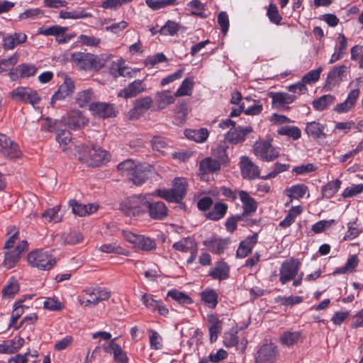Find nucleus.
Segmentation results:
<instances>
[{
	"mask_svg": "<svg viewBox=\"0 0 363 363\" xmlns=\"http://www.w3.org/2000/svg\"><path fill=\"white\" fill-rule=\"evenodd\" d=\"M27 241H19L18 233H14L4 245V267L6 269H11L15 267L20 260L21 255L27 250Z\"/></svg>",
	"mask_w": 363,
	"mask_h": 363,
	"instance_id": "f257e3e1",
	"label": "nucleus"
},
{
	"mask_svg": "<svg viewBox=\"0 0 363 363\" xmlns=\"http://www.w3.org/2000/svg\"><path fill=\"white\" fill-rule=\"evenodd\" d=\"M150 194L128 197L120 203V210L126 216H139L146 213Z\"/></svg>",
	"mask_w": 363,
	"mask_h": 363,
	"instance_id": "f03ea898",
	"label": "nucleus"
},
{
	"mask_svg": "<svg viewBox=\"0 0 363 363\" xmlns=\"http://www.w3.org/2000/svg\"><path fill=\"white\" fill-rule=\"evenodd\" d=\"M118 170L122 176L127 177L135 185L140 186L147 179L148 172L140 164L132 160H126L118 164Z\"/></svg>",
	"mask_w": 363,
	"mask_h": 363,
	"instance_id": "7ed1b4c3",
	"label": "nucleus"
},
{
	"mask_svg": "<svg viewBox=\"0 0 363 363\" xmlns=\"http://www.w3.org/2000/svg\"><path fill=\"white\" fill-rule=\"evenodd\" d=\"M71 57L79 69L85 71L97 72L105 64L102 57L91 53L77 52L72 53Z\"/></svg>",
	"mask_w": 363,
	"mask_h": 363,
	"instance_id": "20e7f679",
	"label": "nucleus"
},
{
	"mask_svg": "<svg viewBox=\"0 0 363 363\" xmlns=\"http://www.w3.org/2000/svg\"><path fill=\"white\" fill-rule=\"evenodd\" d=\"M187 182L183 178H176L172 183V187L169 189H158L155 194L169 202L179 203L186 195Z\"/></svg>",
	"mask_w": 363,
	"mask_h": 363,
	"instance_id": "39448f33",
	"label": "nucleus"
},
{
	"mask_svg": "<svg viewBox=\"0 0 363 363\" xmlns=\"http://www.w3.org/2000/svg\"><path fill=\"white\" fill-rule=\"evenodd\" d=\"M28 263L40 270H50L56 264L55 258L43 250L30 252L27 257Z\"/></svg>",
	"mask_w": 363,
	"mask_h": 363,
	"instance_id": "423d86ee",
	"label": "nucleus"
},
{
	"mask_svg": "<svg viewBox=\"0 0 363 363\" xmlns=\"http://www.w3.org/2000/svg\"><path fill=\"white\" fill-rule=\"evenodd\" d=\"M79 160L88 166H99L108 160L107 152L99 147H86L83 151L79 150Z\"/></svg>",
	"mask_w": 363,
	"mask_h": 363,
	"instance_id": "0eeeda50",
	"label": "nucleus"
},
{
	"mask_svg": "<svg viewBox=\"0 0 363 363\" xmlns=\"http://www.w3.org/2000/svg\"><path fill=\"white\" fill-rule=\"evenodd\" d=\"M155 191L150 194L146 213L152 220H164L168 216V208L163 201L154 200Z\"/></svg>",
	"mask_w": 363,
	"mask_h": 363,
	"instance_id": "6e6552de",
	"label": "nucleus"
},
{
	"mask_svg": "<svg viewBox=\"0 0 363 363\" xmlns=\"http://www.w3.org/2000/svg\"><path fill=\"white\" fill-rule=\"evenodd\" d=\"M122 234L127 242L138 250L150 251L155 250L157 247L154 240L144 235H137L125 230H123Z\"/></svg>",
	"mask_w": 363,
	"mask_h": 363,
	"instance_id": "1a4fd4ad",
	"label": "nucleus"
},
{
	"mask_svg": "<svg viewBox=\"0 0 363 363\" xmlns=\"http://www.w3.org/2000/svg\"><path fill=\"white\" fill-rule=\"evenodd\" d=\"M9 94L13 100L32 106L38 104L40 100L38 92L29 87L18 86L11 91Z\"/></svg>",
	"mask_w": 363,
	"mask_h": 363,
	"instance_id": "9d476101",
	"label": "nucleus"
},
{
	"mask_svg": "<svg viewBox=\"0 0 363 363\" xmlns=\"http://www.w3.org/2000/svg\"><path fill=\"white\" fill-rule=\"evenodd\" d=\"M253 152L260 160L270 162L279 157V150L269 141H257L253 145Z\"/></svg>",
	"mask_w": 363,
	"mask_h": 363,
	"instance_id": "9b49d317",
	"label": "nucleus"
},
{
	"mask_svg": "<svg viewBox=\"0 0 363 363\" xmlns=\"http://www.w3.org/2000/svg\"><path fill=\"white\" fill-rule=\"evenodd\" d=\"M300 265V261L295 258L284 261L279 269L280 282L285 284L288 281L294 280L298 274Z\"/></svg>",
	"mask_w": 363,
	"mask_h": 363,
	"instance_id": "f8f14e48",
	"label": "nucleus"
},
{
	"mask_svg": "<svg viewBox=\"0 0 363 363\" xmlns=\"http://www.w3.org/2000/svg\"><path fill=\"white\" fill-rule=\"evenodd\" d=\"M87 297L82 301L85 306H94L99 302L106 301L111 297V291L104 288H91L84 291Z\"/></svg>",
	"mask_w": 363,
	"mask_h": 363,
	"instance_id": "ddd939ff",
	"label": "nucleus"
},
{
	"mask_svg": "<svg viewBox=\"0 0 363 363\" xmlns=\"http://www.w3.org/2000/svg\"><path fill=\"white\" fill-rule=\"evenodd\" d=\"M277 359V347L272 342L263 344L258 350L255 363H274Z\"/></svg>",
	"mask_w": 363,
	"mask_h": 363,
	"instance_id": "4468645a",
	"label": "nucleus"
},
{
	"mask_svg": "<svg viewBox=\"0 0 363 363\" xmlns=\"http://www.w3.org/2000/svg\"><path fill=\"white\" fill-rule=\"evenodd\" d=\"M0 152L11 159L18 158L21 155L18 145L4 134H0Z\"/></svg>",
	"mask_w": 363,
	"mask_h": 363,
	"instance_id": "2eb2a0df",
	"label": "nucleus"
},
{
	"mask_svg": "<svg viewBox=\"0 0 363 363\" xmlns=\"http://www.w3.org/2000/svg\"><path fill=\"white\" fill-rule=\"evenodd\" d=\"M89 110L94 115L101 118L115 117L118 113L113 104L104 102L90 104Z\"/></svg>",
	"mask_w": 363,
	"mask_h": 363,
	"instance_id": "dca6fc26",
	"label": "nucleus"
},
{
	"mask_svg": "<svg viewBox=\"0 0 363 363\" xmlns=\"http://www.w3.org/2000/svg\"><path fill=\"white\" fill-rule=\"evenodd\" d=\"M240 168L243 178L255 179L259 177V167L247 156H242L240 159Z\"/></svg>",
	"mask_w": 363,
	"mask_h": 363,
	"instance_id": "f3484780",
	"label": "nucleus"
},
{
	"mask_svg": "<svg viewBox=\"0 0 363 363\" xmlns=\"http://www.w3.org/2000/svg\"><path fill=\"white\" fill-rule=\"evenodd\" d=\"M348 69L349 67L344 65L333 67L328 74L326 86L332 89L339 84L346 77Z\"/></svg>",
	"mask_w": 363,
	"mask_h": 363,
	"instance_id": "a211bd4d",
	"label": "nucleus"
},
{
	"mask_svg": "<svg viewBox=\"0 0 363 363\" xmlns=\"http://www.w3.org/2000/svg\"><path fill=\"white\" fill-rule=\"evenodd\" d=\"M141 301L146 308L152 312H157L160 315L166 316L169 313V309L161 300H156L152 294H145L141 297Z\"/></svg>",
	"mask_w": 363,
	"mask_h": 363,
	"instance_id": "6ab92c4d",
	"label": "nucleus"
},
{
	"mask_svg": "<svg viewBox=\"0 0 363 363\" xmlns=\"http://www.w3.org/2000/svg\"><path fill=\"white\" fill-rule=\"evenodd\" d=\"M145 89L146 84L144 83V82L140 79H136L130 83L124 89H121L118 92V96L124 99L133 98L145 91Z\"/></svg>",
	"mask_w": 363,
	"mask_h": 363,
	"instance_id": "aec40b11",
	"label": "nucleus"
},
{
	"mask_svg": "<svg viewBox=\"0 0 363 363\" xmlns=\"http://www.w3.org/2000/svg\"><path fill=\"white\" fill-rule=\"evenodd\" d=\"M272 106L276 108L289 109L286 105L291 104L296 99V96L285 92H269Z\"/></svg>",
	"mask_w": 363,
	"mask_h": 363,
	"instance_id": "412c9836",
	"label": "nucleus"
},
{
	"mask_svg": "<svg viewBox=\"0 0 363 363\" xmlns=\"http://www.w3.org/2000/svg\"><path fill=\"white\" fill-rule=\"evenodd\" d=\"M74 83L73 80L67 77H65L63 83L60 86L58 90L53 94L51 99V104L56 101L65 99L70 96L74 89Z\"/></svg>",
	"mask_w": 363,
	"mask_h": 363,
	"instance_id": "4be33fe9",
	"label": "nucleus"
},
{
	"mask_svg": "<svg viewBox=\"0 0 363 363\" xmlns=\"http://www.w3.org/2000/svg\"><path fill=\"white\" fill-rule=\"evenodd\" d=\"M252 132L251 126L233 128L228 132L226 139L231 143L238 144L243 142L246 135Z\"/></svg>",
	"mask_w": 363,
	"mask_h": 363,
	"instance_id": "5701e85b",
	"label": "nucleus"
},
{
	"mask_svg": "<svg viewBox=\"0 0 363 363\" xmlns=\"http://www.w3.org/2000/svg\"><path fill=\"white\" fill-rule=\"evenodd\" d=\"M359 93L360 91L358 89L352 90L342 103L336 105L335 110L338 113H345L350 111L354 106Z\"/></svg>",
	"mask_w": 363,
	"mask_h": 363,
	"instance_id": "b1692460",
	"label": "nucleus"
},
{
	"mask_svg": "<svg viewBox=\"0 0 363 363\" xmlns=\"http://www.w3.org/2000/svg\"><path fill=\"white\" fill-rule=\"evenodd\" d=\"M69 206L72 207V212L79 216H85L91 214L98 210V205L89 203L85 205L77 202L76 200L69 201Z\"/></svg>",
	"mask_w": 363,
	"mask_h": 363,
	"instance_id": "393cba45",
	"label": "nucleus"
},
{
	"mask_svg": "<svg viewBox=\"0 0 363 363\" xmlns=\"http://www.w3.org/2000/svg\"><path fill=\"white\" fill-rule=\"evenodd\" d=\"M174 94H172L170 91H162L156 93L155 96V105L157 110H162L169 105L172 104L175 101Z\"/></svg>",
	"mask_w": 363,
	"mask_h": 363,
	"instance_id": "a878e982",
	"label": "nucleus"
},
{
	"mask_svg": "<svg viewBox=\"0 0 363 363\" xmlns=\"http://www.w3.org/2000/svg\"><path fill=\"white\" fill-rule=\"evenodd\" d=\"M27 39V35L22 33L9 34L3 38V48L5 50H13L17 45L23 43Z\"/></svg>",
	"mask_w": 363,
	"mask_h": 363,
	"instance_id": "bb28decb",
	"label": "nucleus"
},
{
	"mask_svg": "<svg viewBox=\"0 0 363 363\" xmlns=\"http://www.w3.org/2000/svg\"><path fill=\"white\" fill-rule=\"evenodd\" d=\"M228 242V240L226 239L210 238L203 241V245L208 250L219 255L223 252Z\"/></svg>",
	"mask_w": 363,
	"mask_h": 363,
	"instance_id": "cd10ccee",
	"label": "nucleus"
},
{
	"mask_svg": "<svg viewBox=\"0 0 363 363\" xmlns=\"http://www.w3.org/2000/svg\"><path fill=\"white\" fill-rule=\"evenodd\" d=\"M208 330L211 342H214L218 338V335L222 330L221 321L213 314L207 316Z\"/></svg>",
	"mask_w": 363,
	"mask_h": 363,
	"instance_id": "c85d7f7f",
	"label": "nucleus"
},
{
	"mask_svg": "<svg viewBox=\"0 0 363 363\" xmlns=\"http://www.w3.org/2000/svg\"><path fill=\"white\" fill-rule=\"evenodd\" d=\"M257 240V235L253 234L248 236L245 240L242 241L237 250V256L240 258L245 257L250 252H251L252 247L256 244Z\"/></svg>",
	"mask_w": 363,
	"mask_h": 363,
	"instance_id": "c756f323",
	"label": "nucleus"
},
{
	"mask_svg": "<svg viewBox=\"0 0 363 363\" xmlns=\"http://www.w3.org/2000/svg\"><path fill=\"white\" fill-rule=\"evenodd\" d=\"M324 130V125L316 121H312L306 124L305 130L308 136L313 138V139H319L326 138Z\"/></svg>",
	"mask_w": 363,
	"mask_h": 363,
	"instance_id": "7c9ffc66",
	"label": "nucleus"
},
{
	"mask_svg": "<svg viewBox=\"0 0 363 363\" xmlns=\"http://www.w3.org/2000/svg\"><path fill=\"white\" fill-rule=\"evenodd\" d=\"M209 275L214 279L225 280L229 277V267L224 262H218L209 271Z\"/></svg>",
	"mask_w": 363,
	"mask_h": 363,
	"instance_id": "2f4dec72",
	"label": "nucleus"
},
{
	"mask_svg": "<svg viewBox=\"0 0 363 363\" xmlns=\"http://www.w3.org/2000/svg\"><path fill=\"white\" fill-rule=\"evenodd\" d=\"M240 199L242 203L245 213H251L256 211L257 204L255 200L245 191H238Z\"/></svg>",
	"mask_w": 363,
	"mask_h": 363,
	"instance_id": "473e14b6",
	"label": "nucleus"
},
{
	"mask_svg": "<svg viewBox=\"0 0 363 363\" xmlns=\"http://www.w3.org/2000/svg\"><path fill=\"white\" fill-rule=\"evenodd\" d=\"M308 187L303 184L293 185L285 189V194L290 198L289 202L293 199H300L304 196L308 191Z\"/></svg>",
	"mask_w": 363,
	"mask_h": 363,
	"instance_id": "72a5a7b5",
	"label": "nucleus"
},
{
	"mask_svg": "<svg viewBox=\"0 0 363 363\" xmlns=\"http://www.w3.org/2000/svg\"><path fill=\"white\" fill-rule=\"evenodd\" d=\"M185 136L196 143H203L208 137V131L206 128L189 129L184 131Z\"/></svg>",
	"mask_w": 363,
	"mask_h": 363,
	"instance_id": "f704fd0d",
	"label": "nucleus"
},
{
	"mask_svg": "<svg viewBox=\"0 0 363 363\" xmlns=\"http://www.w3.org/2000/svg\"><path fill=\"white\" fill-rule=\"evenodd\" d=\"M92 15L91 13H88L85 9L82 8H78L77 9L73 10L72 11H67L62 10L60 12V18L62 19H81L90 18Z\"/></svg>",
	"mask_w": 363,
	"mask_h": 363,
	"instance_id": "c9c22d12",
	"label": "nucleus"
},
{
	"mask_svg": "<svg viewBox=\"0 0 363 363\" xmlns=\"http://www.w3.org/2000/svg\"><path fill=\"white\" fill-rule=\"evenodd\" d=\"M56 140L64 152L69 150L73 145L71 133L67 130H59L57 133Z\"/></svg>",
	"mask_w": 363,
	"mask_h": 363,
	"instance_id": "e433bc0d",
	"label": "nucleus"
},
{
	"mask_svg": "<svg viewBox=\"0 0 363 363\" xmlns=\"http://www.w3.org/2000/svg\"><path fill=\"white\" fill-rule=\"evenodd\" d=\"M66 123L69 128L76 129L85 123V119L79 110H74L68 113Z\"/></svg>",
	"mask_w": 363,
	"mask_h": 363,
	"instance_id": "4c0bfd02",
	"label": "nucleus"
},
{
	"mask_svg": "<svg viewBox=\"0 0 363 363\" xmlns=\"http://www.w3.org/2000/svg\"><path fill=\"white\" fill-rule=\"evenodd\" d=\"M183 28L182 26L174 21L168 20L165 24L160 28L158 33L162 35L174 36Z\"/></svg>",
	"mask_w": 363,
	"mask_h": 363,
	"instance_id": "58836bf2",
	"label": "nucleus"
},
{
	"mask_svg": "<svg viewBox=\"0 0 363 363\" xmlns=\"http://www.w3.org/2000/svg\"><path fill=\"white\" fill-rule=\"evenodd\" d=\"M220 167V162L210 157H206L200 162V170L204 174L216 172Z\"/></svg>",
	"mask_w": 363,
	"mask_h": 363,
	"instance_id": "ea45409f",
	"label": "nucleus"
},
{
	"mask_svg": "<svg viewBox=\"0 0 363 363\" xmlns=\"http://www.w3.org/2000/svg\"><path fill=\"white\" fill-rule=\"evenodd\" d=\"M303 208L301 206L291 207L286 217L279 223V226L282 228H287L294 223L297 216L301 213Z\"/></svg>",
	"mask_w": 363,
	"mask_h": 363,
	"instance_id": "a19ab883",
	"label": "nucleus"
},
{
	"mask_svg": "<svg viewBox=\"0 0 363 363\" xmlns=\"http://www.w3.org/2000/svg\"><path fill=\"white\" fill-rule=\"evenodd\" d=\"M42 217L50 223H58L61 221L62 214L60 211V206H56L45 211L42 213Z\"/></svg>",
	"mask_w": 363,
	"mask_h": 363,
	"instance_id": "79ce46f5",
	"label": "nucleus"
},
{
	"mask_svg": "<svg viewBox=\"0 0 363 363\" xmlns=\"http://www.w3.org/2000/svg\"><path fill=\"white\" fill-rule=\"evenodd\" d=\"M111 73L115 77H133L135 76L136 71L134 69H130V68L126 67L125 66H123V62H118V63L114 64L113 67L111 69Z\"/></svg>",
	"mask_w": 363,
	"mask_h": 363,
	"instance_id": "37998d69",
	"label": "nucleus"
},
{
	"mask_svg": "<svg viewBox=\"0 0 363 363\" xmlns=\"http://www.w3.org/2000/svg\"><path fill=\"white\" fill-rule=\"evenodd\" d=\"M341 181L338 179L329 182L322 187L323 196L326 199L332 198L340 189Z\"/></svg>",
	"mask_w": 363,
	"mask_h": 363,
	"instance_id": "c03bdc74",
	"label": "nucleus"
},
{
	"mask_svg": "<svg viewBox=\"0 0 363 363\" xmlns=\"http://www.w3.org/2000/svg\"><path fill=\"white\" fill-rule=\"evenodd\" d=\"M94 99V94L91 89H85L77 93L76 102L80 107L89 105Z\"/></svg>",
	"mask_w": 363,
	"mask_h": 363,
	"instance_id": "a18cd8bd",
	"label": "nucleus"
},
{
	"mask_svg": "<svg viewBox=\"0 0 363 363\" xmlns=\"http://www.w3.org/2000/svg\"><path fill=\"white\" fill-rule=\"evenodd\" d=\"M18 282L14 278H11L2 289V296L4 298H13L19 292Z\"/></svg>",
	"mask_w": 363,
	"mask_h": 363,
	"instance_id": "49530a36",
	"label": "nucleus"
},
{
	"mask_svg": "<svg viewBox=\"0 0 363 363\" xmlns=\"http://www.w3.org/2000/svg\"><path fill=\"white\" fill-rule=\"evenodd\" d=\"M146 5L151 9L156 11L179 4L178 0H145Z\"/></svg>",
	"mask_w": 363,
	"mask_h": 363,
	"instance_id": "de8ad7c7",
	"label": "nucleus"
},
{
	"mask_svg": "<svg viewBox=\"0 0 363 363\" xmlns=\"http://www.w3.org/2000/svg\"><path fill=\"white\" fill-rule=\"evenodd\" d=\"M227 204L217 203L215 204L213 209L208 213L207 218L213 220H219L225 216L227 212Z\"/></svg>",
	"mask_w": 363,
	"mask_h": 363,
	"instance_id": "09e8293b",
	"label": "nucleus"
},
{
	"mask_svg": "<svg viewBox=\"0 0 363 363\" xmlns=\"http://www.w3.org/2000/svg\"><path fill=\"white\" fill-rule=\"evenodd\" d=\"M194 79L192 77L186 78L174 94V96H190L192 93L194 88Z\"/></svg>",
	"mask_w": 363,
	"mask_h": 363,
	"instance_id": "8fccbe9b",
	"label": "nucleus"
},
{
	"mask_svg": "<svg viewBox=\"0 0 363 363\" xmlns=\"http://www.w3.org/2000/svg\"><path fill=\"white\" fill-rule=\"evenodd\" d=\"M335 96L327 94L319 97L318 99L314 100L312 103L313 108L316 111H323L328 108L330 105L333 104L335 101Z\"/></svg>",
	"mask_w": 363,
	"mask_h": 363,
	"instance_id": "3c124183",
	"label": "nucleus"
},
{
	"mask_svg": "<svg viewBox=\"0 0 363 363\" xmlns=\"http://www.w3.org/2000/svg\"><path fill=\"white\" fill-rule=\"evenodd\" d=\"M201 297L205 303L211 308H214L218 303V294L213 289H206L201 292Z\"/></svg>",
	"mask_w": 363,
	"mask_h": 363,
	"instance_id": "603ef678",
	"label": "nucleus"
},
{
	"mask_svg": "<svg viewBox=\"0 0 363 363\" xmlns=\"http://www.w3.org/2000/svg\"><path fill=\"white\" fill-rule=\"evenodd\" d=\"M277 133L281 135H286L296 140L301 138V130L296 126H282L278 129Z\"/></svg>",
	"mask_w": 363,
	"mask_h": 363,
	"instance_id": "864d4df0",
	"label": "nucleus"
},
{
	"mask_svg": "<svg viewBox=\"0 0 363 363\" xmlns=\"http://www.w3.org/2000/svg\"><path fill=\"white\" fill-rule=\"evenodd\" d=\"M28 308V306L23 304V300L21 299L14 303L9 324L10 327L14 326L17 320L23 314L24 309Z\"/></svg>",
	"mask_w": 363,
	"mask_h": 363,
	"instance_id": "5fc2aeb1",
	"label": "nucleus"
},
{
	"mask_svg": "<svg viewBox=\"0 0 363 363\" xmlns=\"http://www.w3.org/2000/svg\"><path fill=\"white\" fill-rule=\"evenodd\" d=\"M245 100L249 103H252V104H249L246 106L245 104V113L247 115H257L260 113L262 111V105L259 101L252 99L250 97L247 96L245 98Z\"/></svg>",
	"mask_w": 363,
	"mask_h": 363,
	"instance_id": "6e6d98bb",
	"label": "nucleus"
},
{
	"mask_svg": "<svg viewBox=\"0 0 363 363\" xmlns=\"http://www.w3.org/2000/svg\"><path fill=\"white\" fill-rule=\"evenodd\" d=\"M167 296L182 304H191L192 299L185 293L177 289H172L167 292Z\"/></svg>",
	"mask_w": 363,
	"mask_h": 363,
	"instance_id": "4d7b16f0",
	"label": "nucleus"
},
{
	"mask_svg": "<svg viewBox=\"0 0 363 363\" xmlns=\"http://www.w3.org/2000/svg\"><path fill=\"white\" fill-rule=\"evenodd\" d=\"M358 258L356 255L351 256L343 267H338L334 271V274H346L352 272L357 266Z\"/></svg>",
	"mask_w": 363,
	"mask_h": 363,
	"instance_id": "13d9d810",
	"label": "nucleus"
},
{
	"mask_svg": "<svg viewBox=\"0 0 363 363\" xmlns=\"http://www.w3.org/2000/svg\"><path fill=\"white\" fill-rule=\"evenodd\" d=\"M99 250L102 252L105 253H114V254H119V255H128V252L125 250V249L122 248L119 245H117L116 243H106L102 245L99 247Z\"/></svg>",
	"mask_w": 363,
	"mask_h": 363,
	"instance_id": "bf43d9fd",
	"label": "nucleus"
},
{
	"mask_svg": "<svg viewBox=\"0 0 363 363\" xmlns=\"http://www.w3.org/2000/svg\"><path fill=\"white\" fill-rule=\"evenodd\" d=\"M300 338L298 332L287 331L284 333L280 337L281 342L286 346H291L296 344Z\"/></svg>",
	"mask_w": 363,
	"mask_h": 363,
	"instance_id": "052dcab7",
	"label": "nucleus"
},
{
	"mask_svg": "<svg viewBox=\"0 0 363 363\" xmlns=\"http://www.w3.org/2000/svg\"><path fill=\"white\" fill-rule=\"evenodd\" d=\"M195 245V242L191 238H185L175 242L173 248L179 252H187Z\"/></svg>",
	"mask_w": 363,
	"mask_h": 363,
	"instance_id": "680f3d73",
	"label": "nucleus"
},
{
	"mask_svg": "<svg viewBox=\"0 0 363 363\" xmlns=\"http://www.w3.org/2000/svg\"><path fill=\"white\" fill-rule=\"evenodd\" d=\"M19 60V55L17 53L13 54L7 59L0 60V74L10 70Z\"/></svg>",
	"mask_w": 363,
	"mask_h": 363,
	"instance_id": "e2e57ef3",
	"label": "nucleus"
},
{
	"mask_svg": "<svg viewBox=\"0 0 363 363\" xmlns=\"http://www.w3.org/2000/svg\"><path fill=\"white\" fill-rule=\"evenodd\" d=\"M17 71L20 72L21 78H28L35 74L37 68L30 64H22L17 66Z\"/></svg>",
	"mask_w": 363,
	"mask_h": 363,
	"instance_id": "0e129e2a",
	"label": "nucleus"
},
{
	"mask_svg": "<svg viewBox=\"0 0 363 363\" xmlns=\"http://www.w3.org/2000/svg\"><path fill=\"white\" fill-rule=\"evenodd\" d=\"M363 191V184H352L345 188L342 194L343 198L354 197Z\"/></svg>",
	"mask_w": 363,
	"mask_h": 363,
	"instance_id": "69168bd1",
	"label": "nucleus"
},
{
	"mask_svg": "<svg viewBox=\"0 0 363 363\" xmlns=\"http://www.w3.org/2000/svg\"><path fill=\"white\" fill-rule=\"evenodd\" d=\"M152 99L150 96L138 99L135 101L134 105L139 109L143 114L146 111L150 108L152 105Z\"/></svg>",
	"mask_w": 363,
	"mask_h": 363,
	"instance_id": "338daca9",
	"label": "nucleus"
},
{
	"mask_svg": "<svg viewBox=\"0 0 363 363\" xmlns=\"http://www.w3.org/2000/svg\"><path fill=\"white\" fill-rule=\"evenodd\" d=\"M267 14L271 22L277 25L280 24L282 18L279 14L276 5L270 4L269 5Z\"/></svg>",
	"mask_w": 363,
	"mask_h": 363,
	"instance_id": "774afa93",
	"label": "nucleus"
}]
</instances>
